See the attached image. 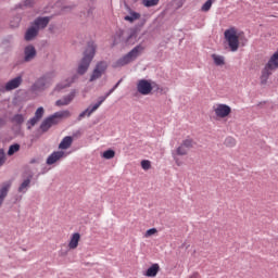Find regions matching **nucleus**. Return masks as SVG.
I'll return each instance as SVG.
<instances>
[{
	"label": "nucleus",
	"instance_id": "52",
	"mask_svg": "<svg viewBox=\"0 0 278 278\" xmlns=\"http://www.w3.org/2000/svg\"><path fill=\"white\" fill-rule=\"evenodd\" d=\"M87 14H88V16H90V14H92V9H89Z\"/></svg>",
	"mask_w": 278,
	"mask_h": 278
},
{
	"label": "nucleus",
	"instance_id": "12",
	"mask_svg": "<svg viewBox=\"0 0 278 278\" xmlns=\"http://www.w3.org/2000/svg\"><path fill=\"white\" fill-rule=\"evenodd\" d=\"M50 21L49 16H38L31 24L40 31V29H46Z\"/></svg>",
	"mask_w": 278,
	"mask_h": 278
},
{
	"label": "nucleus",
	"instance_id": "45",
	"mask_svg": "<svg viewBox=\"0 0 278 278\" xmlns=\"http://www.w3.org/2000/svg\"><path fill=\"white\" fill-rule=\"evenodd\" d=\"M121 84H123V78H121V79L113 86V88L116 90V88H118V86H121Z\"/></svg>",
	"mask_w": 278,
	"mask_h": 278
},
{
	"label": "nucleus",
	"instance_id": "48",
	"mask_svg": "<svg viewBox=\"0 0 278 278\" xmlns=\"http://www.w3.org/2000/svg\"><path fill=\"white\" fill-rule=\"evenodd\" d=\"M34 3V0H25L24 4L25 5H31Z\"/></svg>",
	"mask_w": 278,
	"mask_h": 278
},
{
	"label": "nucleus",
	"instance_id": "34",
	"mask_svg": "<svg viewBox=\"0 0 278 278\" xmlns=\"http://www.w3.org/2000/svg\"><path fill=\"white\" fill-rule=\"evenodd\" d=\"M226 147H236V139L233 137H227L224 141Z\"/></svg>",
	"mask_w": 278,
	"mask_h": 278
},
{
	"label": "nucleus",
	"instance_id": "50",
	"mask_svg": "<svg viewBox=\"0 0 278 278\" xmlns=\"http://www.w3.org/2000/svg\"><path fill=\"white\" fill-rule=\"evenodd\" d=\"M110 94H112L111 89L104 94V97L108 99V97H110Z\"/></svg>",
	"mask_w": 278,
	"mask_h": 278
},
{
	"label": "nucleus",
	"instance_id": "37",
	"mask_svg": "<svg viewBox=\"0 0 278 278\" xmlns=\"http://www.w3.org/2000/svg\"><path fill=\"white\" fill-rule=\"evenodd\" d=\"M141 167L143 168V170H149V168H151V161L149 160L141 161Z\"/></svg>",
	"mask_w": 278,
	"mask_h": 278
},
{
	"label": "nucleus",
	"instance_id": "2",
	"mask_svg": "<svg viewBox=\"0 0 278 278\" xmlns=\"http://www.w3.org/2000/svg\"><path fill=\"white\" fill-rule=\"evenodd\" d=\"M278 68V50L269 58L268 62L265 64L261 72V85L266 86L270 75L275 73Z\"/></svg>",
	"mask_w": 278,
	"mask_h": 278
},
{
	"label": "nucleus",
	"instance_id": "21",
	"mask_svg": "<svg viewBox=\"0 0 278 278\" xmlns=\"http://www.w3.org/2000/svg\"><path fill=\"white\" fill-rule=\"evenodd\" d=\"M71 144H73V137L66 136L61 140L59 149L66 151V149H70Z\"/></svg>",
	"mask_w": 278,
	"mask_h": 278
},
{
	"label": "nucleus",
	"instance_id": "40",
	"mask_svg": "<svg viewBox=\"0 0 278 278\" xmlns=\"http://www.w3.org/2000/svg\"><path fill=\"white\" fill-rule=\"evenodd\" d=\"M151 86H152V90H154V92H159V90L162 92V88H160V85L155 81H151Z\"/></svg>",
	"mask_w": 278,
	"mask_h": 278
},
{
	"label": "nucleus",
	"instance_id": "51",
	"mask_svg": "<svg viewBox=\"0 0 278 278\" xmlns=\"http://www.w3.org/2000/svg\"><path fill=\"white\" fill-rule=\"evenodd\" d=\"M7 90H5V87H3V86H1L0 87V92H5Z\"/></svg>",
	"mask_w": 278,
	"mask_h": 278
},
{
	"label": "nucleus",
	"instance_id": "53",
	"mask_svg": "<svg viewBox=\"0 0 278 278\" xmlns=\"http://www.w3.org/2000/svg\"><path fill=\"white\" fill-rule=\"evenodd\" d=\"M110 90H111V92L113 93V92H114V90H116V89H115L114 87H112Z\"/></svg>",
	"mask_w": 278,
	"mask_h": 278
},
{
	"label": "nucleus",
	"instance_id": "11",
	"mask_svg": "<svg viewBox=\"0 0 278 278\" xmlns=\"http://www.w3.org/2000/svg\"><path fill=\"white\" fill-rule=\"evenodd\" d=\"M21 84H23V76L20 75L9 80L4 86V90L7 92H10V90H16Z\"/></svg>",
	"mask_w": 278,
	"mask_h": 278
},
{
	"label": "nucleus",
	"instance_id": "29",
	"mask_svg": "<svg viewBox=\"0 0 278 278\" xmlns=\"http://www.w3.org/2000/svg\"><path fill=\"white\" fill-rule=\"evenodd\" d=\"M65 88H71V83H59L54 87V92H62Z\"/></svg>",
	"mask_w": 278,
	"mask_h": 278
},
{
	"label": "nucleus",
	"instance_id": "5",
	"mask_svg": "<svg viewBox=\"0 0 278 278\" xmlns=\"http://www.w3.org/2000/svg\"><path fill=\"white\" fill-rule=\"evenodd\" d=\"M48 86H51V77L45 74L31 85V90L33 92H45Z\"/></svg>",
	"mask_w": 278,
	"mask_h": 278
},
{
	"label": "nucleus",
	"instance_id": "27",
	"mask_svg": "<svg viewBox=\"0 0 278 278\" xmlns=\"http://www.w3.org/2000/svg\"><path fill=\"white\" fill-rule=\"evenodd\" d=\"M212 58L216 66H223L225 64V56L213 54Z\"/></svg>",
	"mask_w": 278,
	"mask_h": 278
},
{
	"label": "nucleus",
	"instance_id": "23",
	"mask_svg": "<svg viewBox=\"0 0 278 278\" xmlns=\"http://www.w3.org/2000/svg\"><path fill=\"white\" fill-rule=\"evenodd\" d=\"M53 126L51 123L47 119V117L41 122L39 129L41 130V134H47L49 129H51Z\"/></svg>",
	"mask_w": 278,
	"mask_h": 278
},
{
	"label": "nucleus",
	"instance_id": "3",
	"mask_svg": "<svg viewBox=\"0 0 278 278\" xmlns=\"http://www.w3.org/2000/svg\"><path fill=\"white\" fill-rule=\"evenodd\" d=\"M123 36H125V30L119 29L115 33V37L113 39V45H123L125 47H130L131 45H136L138 42V29L132 28L130 29L128 36L124 39Z\"/></svg>",
	"mask_w": 278,
	"mask_h": 278
},
{
	"label": "nucleus",
	"instance_id": "7",
	"mask_svg": "<svg viewBox=\"0 0 278 278\" xmlns=\"http://www.w3.org/2000/svg\"><path fill=\"white\" fill-rule=\"evenodd\" d=\"M105 71H108V62L105 61L98 62L96 67L92 71L89 81H94L96 79L101 78V76L103 75V73H105Z\"/></svg>",
	"mask_w": 278,
	"mask_h": 278
},
{
	"label": "nucleus",
	"instance_id": "24",
	"mask_svg": "<svg viewBox=\"0 0 278 278\" xmlns=\"http://www.w3.org/2000/svg\"><path fill=\"white\" fill-rule=\"evenodd\" d=\"M11 123H15L16 125H23L25 123V116L21 113H17L11 117Z\"/></svg>",
	"mask_w": 278,
	"mask_h": 278
},
{
	"label": "nucleus",
	"instance_id": "26",
	"mask_svg": "<svg viewBox=\"0 0 278 278\" xmlns=\"http://www.w3.org/2000/svg\"><path fill=\"white\" fill-rule=\"evenodd\" d=\"M138 18H140V13L131 11L130 15H126L124 17V21H128V23H134V21H138Z\"/></svg>",
	"mask_w": 278,
	"mask_h": 278
},
{
	"label": "nucleus",
	"instance_id": "9",
	"mask_svg": "<svg viewBox=\"0 0 278 278\" xmlns=\"http://www.w3.org/2000/svg\"><path fill=\"white\" fill-rule=\"evenodd\" d=\"M215 114L218 118H227L231 114V106L227 104H218L215 109Z\"/></svg>",
	"mask_w": 278,
	"mask_h": 278
},
{
	"label": "nucleus",
	"instance_id": "36",
	"mask_svg": "<svg viewBox=\"0 0 278 278\" xmlns=\"http://www.w3.org/2000/svg\"><path fill=\"white\" fill-rule=\"evenodd\" d=\"M36 123H38V119H36V117H31L30 119H28L26 123L27 129H31V127H34Z\"/></svg>",
	"mask_w": 278,
	"mask_h": 278
},
{
	"label": "nucleus",
	"instance_id": "13",
	"mask_svg": "<svg viewBox=\"0 0 278 278\" xmlns=\"http://www.w3.org/2000/svg\"><path fill=\"white\" fill-rule=\"evenodd\" d=\"M64 155H65L64 151H54L47 157L46 164L48 166H53V164H55V162L62 160V157H64Z\"/></svg>",
	"mask_w": 278,
	"mask_h": 278
},
{
	"label": "nucleus",
	"instance_id": "30",
	"mask_svg": "<svg viewBox=\"0 0 278 278\" xmlns=\"http://www.w3.org/2000/svg\"><path fill=\"white\" fill-rule=\"evenodd\" d=\"M116 155V151L109 149L102 153V157L104 160H113V157Z\"/></svg>",
	"mask_w": 278,
	"mask_h": 278
},
{
	"label": "nucleus",
	"instance_id": "42",
	"mask_svg": "<svg viewBox=\"0 0 278 278\" xmlns=\"http://www.w3.org/2000/svg\"><path fill=\"white\" fill-rule=\"evenodd\" d=\"M105 99H108L105 96H101V97H99L98 98V104H100V106H101V104L105 101Z\"/></svg>",
	"mask_w": 278,
	"mask_h": 278
},
{
	"label": "nucleus",
	"instance_id": "17",
	"mask_svg": "<svg viewBox=\"0 0 278 278\" xmlns=\"http://www.w3.org/2000/svg\"><path fill=\"white\" fill-rule=\"evenodd\" d=\"M31 179H34V175L29 174L26 179L20 185L17 191L22 194H25L27 190H29V186L31 185Z\"/></svg>",
	"mask_w": 278,
	"mask_h": 278
},
{
	"label": "nucleus",
	"instance_id": "47",
	"mask_svg": "<svg viewBox=\"0 0 278 278\" xmlns=\"http://www.w3.org/2000/svg\"><path fill=\"white\" fill-rule=\"evenodd\" d=\"M189 278H201V276L195 271Z\"/></svg>",
	"mask_w": 278,
	"mask_h": 278
},
{
	"label": "nucleus",
	"instance_id": "35",
	"mask_svg": "<svg viewBox=\"0 0 278 278\" xmlns=\"http://www.w3.org/2000/svg\"><path fill=\"white\" fill-rule=\"evenodd\" d=\"M177 155H188V149L182 147L181 144L176 149Z\"/></svg>",
	"mask_w": 278,
	"mask_h": 278
},
{
	"label": "nucleus",
	"instance_id": "4",
	"mask_svg": "<svg viewBox=\"0 0 278 278\" xmlns=\"http://www.w3.org/2000/svg\"><path fill=\"white\" fill-rule=\"evenodd\" d=\"M225 40L228 42V47L230 51L235 53V51H238L240 47V37H238V30H236V27H230L225 30L224 33Z\"/></svg>",
	"mask_w": 278,
	"mask_h": 278
},
{
	"label": "nucleus",
	"instance_id": "10",
	"mask_svg": "<svg viewBox=\"0 0 278 278\" xmlns=\"http://www.w3.org/2000/svg\"><path fill=\"white\" fill-rule=\"evenodd\" d=\"M38 55L36 47L34 45H28L24 48V62H31Z\"/></svg>",
	"mask_w": 278,
	"mask_h": 278
},
{
	"label": "nucleus",
	"instance_id": "15",
	"mask_svg": "<svg viewBox=\"0 0 278 278\" xmlns=\"http://www.w3.org/2000/svg\"><path fill=\"white\" fill-rule=\"evenodd\" d=\"M77 91L73 89L67 96H64L63 99L56 100L55 105L61 108L62 105H70V103L75 99Z\"/></svg>",
	"mask_w": 278,
	"mask_h": 278
},
{
	"label": "nucleus",
	"instance_id": "16",
	"mask_svg": "<svg viewBox=\"0 0 278 278\" xmlns=\"http://www.w3.org/2000/svg\"><path fill=\"white\" fill-rule=\"evenodd\" d=\"M143 52L144 46H142V43H139L128 52V55L130 56V60L135 62V60H138L139 55H142Z\"/></svg>",
	"mask_w": 278,
	"mask_h": 278
},
{
	"label": "nucleus",
	"instance_id": "44",
	"mask_svg": "<svg viewBox=\"0 0 278 278\" xmlns=\"http://www.w3.org/2000/svg\"><path fill=\"white\" fill-rule=\"evenodd\" d=\"M5 118H3V117H0V129H1V127H5Z\"/></svg>",
	"mask_w": 278,
	"mask_h": 278
},
{
	"label": "nucleus",
	"instance_id": "49",
	"mask_svg": "<svg viewBox=\"0 0 278 278\" xmlns=\"http://www.w3.org/2000/svg\"><path fill=\"white\" fill-rule=\"evenodd\" d=\"M62 10H63V11H65V10H73V7L66 5V7H63Z\"/></svg>",
	"mask_w": 278,
	"mask_h": 278
},
{
	"label": "nucleus",
	"instance_id": "1",
	"mask_svg": "<svg viewBox=\"0 0 278 278\" xmlns=\"http://www.w3.org/2000/svg\"><path fill=\"white\" fill-rule=\"evenodd\" d=\"M94 55H97V45L94 41H89L77 67L78 75H86V73H88V68H90V64H92Z\"/></svg>",
	"mask_w": 278,
	"mask_h": 278
},
{
	"label": "nucleus",
	"instance_id": "39",
	"mask_svg": "<svg viewBox=\"0 0 278 278\" xmlns=\"http://www.w3.org/2000/svg\"><path fill=\"white\" fill-rule=\"evenodd\" d=\"M155 233H157V229L156 228H150L146 231V238H149L150 236H155Z\"/></svg>",
	"mask_w": 278,
	"mask_h": 278
},
{
	"label": "nucleus",
	"instance_id": "28",
	"mask_svg": "<svg viewBox=\"0 0 278 278\" xmlns=\"http://www.w3.org/2000/svg\"><path fill=\"white\" fill-rule=\"evenodd\" d=\"M213 3H216V0H207V1L201 7V12H210V10H212Z\"/></svg>",
	"mask_w": 278,
	"mask_h": 278
},
{
	"label": "nucleus",
	"instance_id": "38",
	"mask_svg": "<svg viewBox=\"0 0 278 278\" xmlns=\"http://www.w3.org/2000/svg\"><path fill=\"white\" fill-rule=\"evenodd\" d=\"M3 164H5V151L0 149V166H3Z\"/></svg>",
	"mask_w": 278,
	"mask_h": 278
},
{
	"label": "nucleus",
	"instance_id": "22",
	"mask_svg": "<svg viewBox=\"0 0 278 278\" xmlns=\"http://www.w3.org/2000/svg\"><path fill=\"white\" fill-rule=\"evenodd\" d=\"M130 62H134L129 54H125L123 55L122 58H119L117 61H116V66H127V64H130Z\"/></svg>",
	"mask_w": 278,
	"mask_h": 278
},
{
	"label": "nucleus",
	"instance_id": "31",
	"mask_svg": "<svg viewBox=\"0 0 278 278\" xmlns=\"http://www.w3.org/2000/svg\"><path fill=\"white\" fill-rule=\"evenodd\" d=\"M181 146L189 151V149H192V147H194V140L192 138H187L182 140Z\"/></svg>",
	"mask_w": 278,
	"mask_h": 278
},
{
	"label": "nucleus",
	"instance_id": "43",
	"mask_svg": "<svg viewBox=\"0 0 278 278\" xmlns=\"http://www.w3.org/2000/svg\"><path fill=\"white\" fill-rule=\"evenodd\" d=\"M90 106H88L85 111H83V112H85V114L87 115V116H91L92 115V112H90Z\"/></svg>",
	"mask_w": 278,
	"mask_h": 278
},
{
	"label": "nucleus",
	"instance_id": "25",
	"mask_svg": "<svg viewBox=\"0 0 278 278\" xmlns=\"http://www.w3.org/2000/svg\"><path fill=\"white\" fill-rule=\"evenodd\" d=\"M21 151V144L13 143L9 147V150L7 152V155L12 156L14 153H18Z\"/></svg>",
	"mask_w": 278,
	"mask_h": 278
},
{
	"label": "nucleus",
	"instance_id": "33",
	"mask_svg": "<svg viewBox=\"0 0 278 278\" xmlns=\"http://www.w3.org/2000/svg\"><path fill=\"white\" fill-rule=\"evenodd\" d=\"M42 116H45V108L39 106L35 112L34 118L39 121Z\"/></svg>",
	"mask_w": 278,
	"mask_h": 278
},
{
	"label": "nucleus",
	"instance_id": "20",
	"mask_svg": "<svg viewBox=\"0 0 278 278\" xmlns=\"http://www.w3.org/2000/svg\"><path fill=\"white\" fill-rule=\"evenodd\" d=\"M10 182H4L0 188V207L3 205V201L5 200V197H8V192H10Z\"/></svg>",
	"mask_w": 278,
	"mask_h": 278
},
{
	"label": "nucleus",
	"instance_id": "32",
	"mask_svg": "<svg viewBox=\"0 0 278 278\" xmlns=\"http://www.w3.org/2000/svg\"><path fill=\"white\" fill-rule=\"evenodd\" d=\"M160 3V0H142L144 8H155Z\"/></svg>",
	"mask_w": 278,
	"mask_h": 278
},
{
	"label": "nucleus",
	"instance_id": "14",
	"mask_svg": "<svg viewBox=\"0 0 278 278\" xmlns=\"http://www.w3.org/2000/svg\"><path fill=\"white\" fill-rule=\"evenodd\" d=\"M39 33L40 30L31 24L24 35V40H26V42H31V40H34Z\"/></svg>",
	"mask_w": 278,
	"mask_h": 278
},
{
	"label": "nucleus",
	"instance_id": "8",
	"mask_svg": "<svg viewBox=\"0 0 278 278\" xmlns=\"http://www.w3.org/2000/svg\"><path fill=\"white\" fill-rule=\"evenodd\" d=\"M137 90L139 94H143L144 97H147V94H151V92L153 91V86L151 85L150 80L141 79L137 84Z\"/></svg>",
	"mask_w": 278,
	"mask_h": 278
},
{
	"label": "nucleus",
	"instance_id": "46",
	"mask_svg": "<svg viewBox=\"0 0 278 278\" xmlns=\"http://www.w3.org/2000/svg\"><path fill=\"white\" fill-rule=\"evenodd\" d=\"M84 116H87V115H86V112L83 111V112L78 115L77 121H81V118H84Z\"/></svg>",
	"mask_w": 278,
	"mask_h": 278
},
{
	"label": "nucleus",
	"instance_id": "6",
	"mask_svg": "<svg viewBox=\"0 0 278 278\" xmlns=\"http://www.w3.org/2000/svg\"><path fill=\"white\" fill-rule=\"evenodd\" d=\"M71 116V111H58L53 113L52 115L46 117L48 119V123L53 127L54 125H60L62 123L63 118H68Z\"/></svg>",
	"mask_w": 278,
	"mask_h": 278
},
{
	"label": "nucleus",
	"instance_id": "19",
	"mask_svg": "<svg viewBox=\"0 0 278 278\" xmlns=\"http://www.w3.org/2000/svg\"><path fill=\"white\" fill-rule=\"evenodd\" d=\"M79 240H81V235L79 232H74L68 243L70 249H77V247H79Z\"/></svg>",
	"mask_w": 278,
	"mask_h": 278
},
{
	"label": "nucleus",
	"instance_id": "18",
	"mask_svg": "<svg viewBox=\"0 0 278 278\" xmlns=\"http://www.w3.org/2000/svg\"><path fill=\"white\" fill-rule=\"evenodd\" d=\"M160 273V264L154 263L152 264L144 273V277H157Z\"/></svg>",
	"mask_w": 278,
	"mask_h": 278
},
{
	"label": "nucleus",
	"instance_id": "41",
	"mask_svg": "<svg viewBox=\"0 0 278 278\" xmlns=\"http://www.w3.org/2000/svg\"><path fill=\"white\" fill-rule=\"evenodd\" d=\"M89 108H90V112L91 113H93V112H97V110H99V108H101L100 106V104H98V102H96V104H91V105H89Z\"/></svg>",
	"mask_w": 278,
	"mask_h": 278
}]
</instances>
